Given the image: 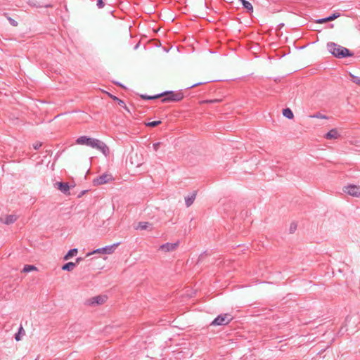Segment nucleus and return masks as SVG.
<instances>
[{"label": "nucleus", "instance_id": "1", "mask_svg": "<svg viewBox=\"0 0 360 360\" xmlns=\"http://www.w3.org/2000/svg\"><path fill=\"white\" fill-rule=\"evenodd\" d=\"M326 47L328 51L338 58H343L353 56V53L349 49L335 42H328Z\"/></svg>", "mask_w": 360, "mask_h": 360}, {"label": "nucleus", "instance_id": "2", "mask_svg": "<svg viewBox=\"0 0 360 360\" xmlns=\"http://www.w3.org/2000/svg\"><path fill=\"white\" fill-rule=\"evenodd\" d=\"M76 143L78 145H86L89 146L93 148H96L105 151V149L107 148L106 146L104 145L101 141L98 139H93L91 137H87L86 136H82L79 137L76 140Z\"/></svg>", "mask_w": 360, "mask_h": 360}, {"label": "nucleus", "instance_id": "3", "mask_svg": "<svg viewBox=\"0 0 360 360\" xmlns=\"http://www.w3.org/2000/svg\"><path fill=\"white\" fill-rule=\"evenodd\" d=\"M165 96V97L162 100L163 103L169 101H179L183 98V96L181 93H174L172 91L165 92L153 96L143 97L147 99H155Z\"/></svg>", "mask_w": 360, "mask_h": 360}, {"label": "nucleus", "instance_id": "4", "mask_svg": "<svg viewBox=\"0 0 360 360\" xmlns=\"http://www.w3.org/2000/svg\"><path fill=\"white\" fill-rule=\"evenodd\" d=\"M342 191L353 198H360V185L349 184L342 188Z\"/></svg>", "mask_w": 360, "mask_h": 360}, {"label": "nucleus", "instance_id": "5", "mask_svg": "<svg viewBox=\"0 0 360 360\" xmlns=\"http://www.w3.org/2000/svg\"><path fill=\"white\" fill-rule=\"evenodd\" d=\"M107 296L97 295L87 299L85 301V305L88 307H96L105 304L107 301Z\"/></svg>", "mask_w": 360, "mask_h": 360}, {"label": "nucleus", "instance_id": "6", "mask_svg": "<svg viewBox=\"0 0 360 360\" xmlns=\"http://www.w3.org/2000/svg\"><path fill=\"white\" fill-rule=\"evenodd\" d=\"M233 319V317L229 314H224L218 316L212 322V326H224L227 325Z\"/></svg>", "mask_w": 360, "mask_h": 360}, {"label": "nucleus", "instance_id": "7", "mask_svg": "<svg viewBox=\"0 0 360 360\" xmlns=\"http://www.w3.org/2000/svg\"><path fill=\"white\" fill-rule=\"evenodd\" d=\"M117 245H118V243L113 244V245H109V246H106L105 248L96 249L91 252L87 253L86 256L89 257V256H91L94 254L111 255L115 252V248L117 247Z\"/></svg>", "mask_w": 360, "mask_h": 360}, {"label": "nucleus", "instance_id": "8", "mask_svg": "<svg viewBox=\"0 0 360 360\" xmlns=\"http://www.w3.org/2000/svg\"><path fill=\"white\" fill-rule=\"evenodd\" d=\"M179 245V242L167 243L160 246L159 251L162 253L172 252L175 251Z\"/></svg>", "mask_w": 360, "mask_h": 360}, {"label": "nucleus", "instance_id": "9", "mask_svg": "<svg viewBox=\"0 0 360 360\" xmlns=\"http://www.w3.org/2000/svg\"><path fill=\"white\" fill-rule=\"evenodd\" d=\"M112 180V176L110 174H104L95 179L93 181L94 185H102L108 183Z\"/></svg>", "mask_w": 360, "mask_h": 360}, {"label": "nucleus", "instance_id": "10", "mask_svg": "<svg viewBox=\"0 0 360 360\" xmlns=\"http://www.w3.org/2000/svg\"><path fill=\"white\" fill-rule=\"evenodd\" d=\"M349 76L352 82L360 86V70L349 72Z\"/></svg>", "mask_w": 360, "mask_h": 360}, {"label": "nucleus", "instance_id": "11", "mask_svg": "<svg viewBox=\"0 0 360 360\" xmlns=\"http://www.w3.org/2000/svg\"><path fill=\"white\" fill-rule=\"evenodd\" d=\"M54 185H55V187H56L58 190H60L63 193H65V194L69 193L70 186L67 183L56 182Z\"/></svg>", "mask_w": 360, "mask_h": 360}, {"label": "nucleus", "instance_id": "12", "mask_svg": "<svg viewBox=\"0 0 360 360\" xmlns=\"http://www.w3.org/2000/svg\"><path fill=\"white\" fill-rule=\"evenodd\" d=\"M340 137V134L337 129H333L330 131H329L326 135L325 138L326 139H337Z\"/></svg>", "mask_w": 360, "mask_h": 360}, {"label": "nucleus", "instance_id": "13", "mask_svg": "<svg viewBox=\"0 0 360 360\" xmlns=\"http://www.w3.org/2000/svg\"><path fill=\"white\" fill-rule=\"evenodd\" d=\"M134 228L136 230H146V229H148V228H151V224H150L148 222H146V221H141V222H139L135 226Z\"/></svg>", "mask_w": 360, "mask_h": 360}, {"label": "nucleus", "instance_id": "14", "mask_svg": "<svg viewBox=\"0 0 360 360\" xmlns=\"http://www.w3.org/2000/svg\"><path fill=\"white\" fill-rule=\"evenodd\" d=\"M195 197H196V193L194 192L191 195H188L185 198V201H186V204L187 207L191 206L193 203V202H194V200L195 199Z\"/></svg>", "mask_w": 360, "mask_h": 360}, {"label": "nucleus", "instance_id": "15", "mask_svg": "<svg viewBox=\"0 0 360 360\" xmlns=\"http://www.w3.org/2000/svg\"><path fill=\"white\" fill-rule=\"evenodd\" d=\"M17 219H18V217L16 215L11 214V215L6 216L4 219V220L3 221V222L6 224H13V222H15L17 220Z\"/></svg>", "mask_w": 360, "mask_h": 360}, {"label": "nucleus", "instance_id": "16", "mask_svg": "<svg viewBox=\"0 0 360 360\" xmlns=\"http://www.w3.org/2000/svg\"><path fill=\"white\" fill-rule=\"evenodd\" d=\"M240 1L242 3L244 8H246L249 12H253V6L249 1L246 0H240Z\"/></svg>", "mask_w": 360, "mask_h": 360}, {"label": "nucleus", "instance_id": "17", "mask_svg": "<svg viewBox=\"0 0 360 360\" xmlns=\"http://www.w3.org/2000/svg\"><path fill=\"white\" fill-rule=\"evenodd\" d=\"M75 266H76L75 263L68 262L62 266V269L64 271H71L73 270V269L75 268Z\"/></svg>", "mask_w": 360, "mask_h": 360}, {"label": "nucleus", "instance_id": "18", "mask_svg": "<svg viewBox=\"0 0 360 360\" xmlns=\"http://www.w3.org/2000/svg\"><path fill=\"white\" fill-rule=\"evenodd\" d=\"M25 334V331L22 326H20L18 333L15 335V339L16 341H20L21 340V335H24Z\"/></svg>", "mask_w": 360, "mask_h": 360}, {"label": "nucleus", "instance_id": "19", "mask_svg": "<svg viewBox=\"0 0 360 360\" xmlns=\"http://www.w3.org/2000/svg\"><path fill=\"white\" fill-rule=\"evenodd\" d=\"M78 252V250L77 249L75 248V249H72L70 250L68 253L67 255L64 257V259L65 260H68L69 259L70 257L76 255Z\"/></svg>", "mask_w": 360, "mask_h": 360}, {"label": "nucleus", "instance_id": "20", "mask_svg": "<svg viewBox=\"0 0 360 360\" xmlns=\"http://www.w3.org/2000/svg\"><path fill=\"white\" fill-rule=\"evenodd\" d=\"M109 97L111 98L112 99H113L114 101H115L116 102H117L118 105L121 107H123V108H126V105H125V103H124L123 101L119 99L117 97H116L115 96H113L110 94H108Z\"/></svg>", "mask_w": 360, "mask_h": 360}, {"label": "nucleus", "instance_id": "21", "mask_svg": "<svg viewBox=\"0 0 360 360\" xmlns=\"http://www.w3.org/2000/svg\"><path fill=\"white\" fill-rule=\"evenodd\" d=\"M283 115L288 119H292L294 117L293 113L290 108L284 109L283 110Z\"/></svg>", "mask_w": 360, "mask_h": 360}, {"label": "nucleus", "instance_id": "22", "mask_svg": "<svg viewBox=\"0 0 360 360\" xmlns=\"http://www.w3.org/2000/svg\"><path fill=\"white\" fill-rule=\"evenodd\" d=\"M37 269L33 265H25L22 269V272L27 273L32 271H37Z\"/></svg>", "mask_w": 360, "mask_h": 360}, {"label": "nucleus", "instance_id": "23", "mask_svg": "<svg viewBox=\"0 0 360 360\" xmlns=\"http://www.w3.org/2000/svg\"><path fill=\"white\" fill-rule=\"evenodd\" d=\"M162 122L160 120L148 122L146 123V125L150 127H155L160 124Z\"/></svg>", "mask_w": 360, "mask_h": 360}, {"label": "nucleus", "instance_id": "24", "mask_svg": "<svg viewBox=\"0 0 360 360\" xmlns=\"http://www.w3.org/2000/svg\"><path fill=\"white\" fill-rule=\"evenodd\" d=\"M133 158H138V154L137 153H131V156H130V158H131V165H134V164H136L137 163V166H139L141 164L138 163L136 161L134 162L132 160Z\"/></svg>", "mask_w": 360, "mask_h": 360}, {"label": "nucleus", "instance_id": "25", "mask_svg": "<svg viewBox=\"0 0 360 360\" xmlns=\"http://www.w3.org/2000/svg\"><path fill=\"white\" fill-rule=\"evenodd\" d=\"M310 117H314V118H319V119H327V117L323 115H321L320 113H318V114H316V115H310L309 116Z\"/></svg>", "mask_w": 360, "mask_h": 360}, {"label": "nucleus", "instance_id": "26", "mask_svg": "<svg viewBox=\"0 0 360 360\" xmlns=\"http://www.w3.org/2000/svg\"><path fill=\"white\" fill-rule=\"evenodd\" d=\"M339 16H340V15L338 13H334L332 15L328 17L327 20H328L329 21H332V20L336 19L337 18H338Z\"/></svg>", "mask_w": 360, "mask_h": 360}, {"label": "nucleus", "instance_id": "27", "mask_svg": "<svg viewBox=\"0 0 360 360\" xmlns=\"http://www.w3.org/2000/svg\"><path fill=\"white\" fill-rule=\"evenodd\" d=\"M8 21L10 22L11 25L14 26V27H16L18 26V22L17 21H15L14 19L11 18H8Z\"/></svg>", "mask_w": 360, "mask_h": 360}, {"label": "nucleus", "instance_id": "28", "mask_svg": "<svg viewBox=\"0 0 360 360\" xmlns=\"http://www.w3.org/2000/svg\"><path fill=\"white\" fill-rule=\"evenodd\" d=\"M329 22V20H327V18H322V19H319V20H318L316 21V22H317V23H320V24H321V23H325V22Z\"/></svg>", "mask_w": 360, "mask_h": 360}, {"label": "nucleus", "instance_id": "29", "mask_svg": "<svg viewBox=\"0 0 360 360\" xmlns=\"http://www.w3.org/2000/svg\"><path fill=\"white\" fill-rule=\"evenodd\" d=\"M160 143H155L153 145V149L155 151H158L159 149Z\"/></svg>", "mask_w": 360, "mask_h": 360}, {"label": "nucleus", "instance_id": "30", "mask_svg": "<svg viewBox=\"0 0 360 360\" xmlns=\"http://www.w3.org/2000/svg\"><path fill=\"white\" fill-rule=\"evenodd\" d=\"M97 5L100 8H103L104 6V3H103V0H98Z\"/></svg>", "mask_w": 360, "mask_h": 360}, {"label": "nucleus", "instance_id": "31", "mask_svg": "<svg viewBox=\"0 0 360 360\" xmlns=\"http://www.w3.org/2000/svg\"><path fill=\"white\" fill-rule=\"evenodd\" d=\"M41 146V143H37L34 145V149H38Z\"/></svg>", "mask_w": 360, "mask_h": 360}, {"label": "nucleus", "instance_id": "32", "mask_svg": "<svg viewBox=\"0 0 360 360\" xmlns=\"http://www.w3.org/2000/svg\"><path fill=\"white\" fill-rule=\"evenodd\" d=\"M290 228H291L292 231H294V230L296 229V225L295 224H292Z\"/></svg>", "mask_w": 360, "mask_h": 360}, {"label": "nucleus", "instance_id": "33", "mask_svg": "<svg viewBox=\"0 0 360 360\" xmlns=\"http://www.w3.org/2000/svg\"><path fill=\"white\" fill-rule=\"evenodd\" d=\"M217 101V100H214V101H204L205 103H213V102H215Z\"/></svg>", "mask_w": 360, "mask_h": 360}, {"label": "nucleus", "instance_id": "34", "mask_svg": "<svg viewBox=\"0 0 360 360\" xmlns=\"http://www.w3.org/2000/svg\"><path fill=\"white\" fill-rule=\"evenodd\" d=\"M81 259H82L81 258H77V262L78 263L79 262H80Z\"/></svg>", "mask_w": 360, "mask_h": 360}]
</instances>
